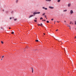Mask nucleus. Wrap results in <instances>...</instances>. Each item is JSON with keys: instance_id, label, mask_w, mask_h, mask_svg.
I'll return each instance as SVG.
<instances>
[{"instance_id": "obj_1", "label": "nucleus", "mask_w": 76, "mask_h": 76, "mask_svg": "<svg viewBox=\"0 0 76 76\" xmlns=\"http://www.w3.org/2000/svg\"><path fill=\"white\" fill-rule=\"evenodd\" d=\"M40 13H41V12H34L33 13V14L34 15H31L29 17V18H32V17H33V16H35V15H36L37 14H39Z\"/></svg>"}, {"instance_id": "obj_2", "label": "nucleus", "mask_w": 76, "mask_h": 76, "mask_svg": "<svg viewBox=\"0 0 76 76\" xmlns=\"http://www.w3.org/2000/svg\"><path fill=\"white\" fill-rule=\"evenodd\" d=\"M41 24H37L38 26H42V27H43V25H42V23H41Z\"/></svg>"}, {"instance_id": "obj_3", "label": "nucleus", "mask_w": 76, "mask_h": 76, "mask_svg": "<svg viewBox=\"0 0 76 76\" xmlns=\"http://www.w3.org/2000/svg\"><path fill=\"white\" fill-rule=\"evenodd\" d=\"M70 13L71 15L72 14V13H73V11L72 10H71L70 11Z\"/></svg>"}, {"instance_id": "obj_4", "label": "nucleus", "mask_w": 76, "mask_h": 76, "mask_svg": "<svg viewBox=\"0 0 76 76\" xmlns=\"http://www.w3.org/2000/svg\"><path fill=\"white\" fill-rule=\"evenodd\" d=\"M49 7L50 9H53L54 8V7L51 6H49Z\"/></svg>"}, {"instance_id": "obj_5", "label": "nucleus", "mask_w": 76, "mask_h": 76, "mask_svg": "<svg viewBox=\"0 0 76 76\" xmlns=\"http://www.w3.org/2000/svg\"><path fill=\"white\" fill-rule=\"evenodd\" d=\"M42 9H45V10H47V9H48L47 8H45V7H42Z\"/></svg>"}, {"instance_id": "obj_6", "label": "nucleus", "mask_w": 76, "mask_h": 76, "mask_svg": "<svg viewBox=\"0 0 76 76\" xmlns=\"http://www.w3.org/2000/svg\"><path fill=\"white\" fill-rule=\"evenodd\" d=\"M68 6L69 7H70V6H71V4L70 3H69L68 4Z\"/></svg>"}, {"instance_id": "obj_7", "label": "nucleus", "mask_w": 76, "mask_h": 76, "mask_svg": "<svg viewBox=\"0 0 76 76\" xmlns=\"http://www.w3.org/2000/svg\"><path fill=\"white\" fill-rule=\"evenodd\" d=\"M67 26H68V27H69V28H70V25L67 24Z\"/></svg>"}, {"instance_id": "obj_8", "label": "nucleus", "mask_w": 76, "mask_h": 76, "mask_svg": "<svg viewBox=\"0 0 76 76\" xmlns=\"http://www.w3.org/2000/svg\"><path fill=\"white\" fill-rule=\"evenodd\" d=\"M63 12H67V10H64Z\"/></svg>"}, {"instance_id": "obj_9", "label": "nucleus", "mask_w": 76, "mask_h": 76, "mask_svg": "<svg viewBox=\"0 0 76 76\" xmlns=\"http://www.w3.org/2000/svg\"><path fill=\"white\" fill-rule=\"evenodd\" d=\"M45 13H44L42 14V16H44V15H45Z\"/></svg>"}, {"instance_id": "obj_10", "label": "nucleus", "mask_w": 76, "mask_h": 76, "mask_svg": "<svg viewBox=\"0 0 76 76\" xmlns=\"http://www.w3.org/2000/svg\"><path fill=\"white\" fill-rule=\"evenodd\" d=\"M31 69L32 70V73H33V72L34 71V70H33V68H31Z\"/></svg>"}, {"instance_id": "obj_11", "label": "nucleus", "mask_w": 76, "mask_h": 76, "mask_svg": "<svg viewBox=\"0 0 76 76\" xmlns=\"http://www.w3.org/2000/svg\"><path fill=\"white\" fill-rule=\"evenodd\" d=\"M75 24L76 25V20L75 21Z\"/></svg>"}, {"instance_id": "obj_12", "label": "nucleus", "mask_w": 76, "mask_h": 76, "mask_svg": "<svg viewBox=\"0 0 76 76\" xmlns=\"http://www.w3.org/2000/svg\"><path fill=\"white\" fill-rule=\"evenodd\" d=\"M60 1V0H58V2H59Z\"/></svg>"}, {"instance_id": "obj_13", "label": "nucleus", "mask_w": 76, "mask_h": 76, "mask_svg": "<svg viewBox=\"0 0 76 76\" xmlns=\"http://www.w3.org/2000/svg\"><path fill=\"white\" fill-rule=\"evenodd\" d=\"M41 19H43V18L42 17H41L40 18V20H41Z\"/></svg>"}, {"instance_id": "obj_14", "label": "nucleus", "mask_w": 76, "mask_h": 76, "mask_svg": "<svg viewBox=\"0 0 76 76\" xmlns=\"http://www.w3.org/2000/svg\"><path fill=\"white\" fill-rule=\"evenodd\" d=\"M36 42H38V40H36Z\"/></svg>"}, {"instance_id": "obj_15", "label": "nucleus", "mask_w": 76, "mask_h": 76, "mask_svg": "<svg viewBox=\"0 0 76 76\" xmlns=\"http://www.w3.org/2000/svg\"><path fill=\"white\" fill-rule=\"evenodd\" d=\"M34 22H37V20H34Z\"/></svg>"}, {"instance_id": "obj_16", "label": "nucleus", "mask_w": 76, "mask_h": 76, "mask_svg": "<svg viewBox=\"0 0 76 76\" xmlns=\"http://www.w3.org/2000/svg\"><path fill=\"white\" fill-rule=\"evenodd\" d=\"M11 34H14V32H11Z\"/></svg>"}, {"instance_id": "obj_17", "label": "nucleus", "mask_w": 76, "mask_h": 76, "mask_svg": "<svg viewBox=\"0 0 76 76\" xmlns=\"http://www.w3.org/2000/svg\"><path fill=\"white\" fill-rule=\"evenodd\" d=\"M16 20H17V19H14V20H15V21Z\"/></svg>"}, {"instance_id": "obj_18", "label": "nucleus", "mask_w": 76, "mask_h": 76, "mask_svg": "<svg viewBox=\"0 0 76 76\" xmlns=\"http://www.w3.org/2000/svg\"><path fill=\"white\" fill-rule=\"evenodd\" d=\"M47 23H49V21H47Z\"/></svg>"}, {"instance_id": "obj_19", "label": "nucleus", "mask_w": 76, "mask_h": 76, "mask_svg": "<svg viewBox=\"0 0 76 76\" xmlns=\"http://www.w3.org/2000/svg\"><path fill=\"white\" fill-rule=\"evenodd\" d=\"M1 44H3V41H1Z\"/></svg>"}, {"instance_id": "obj_20", "label": "nucleus", "mask_w": 76, "mask_h": 76, "mask_svg": "<svg viewBox=\"0 0 76 76\" xmlns=\"http://www.w3.org/2000/svg\"><path fill=\"white\" fill-rule=\"evenodd\" d=\"M51 0H48V1H51Z\"/></svg>"}, {"instance_id": "obj_21", "label": "nucleus", "mask_w": 76, "mask_h": 76, "mask_svg": "<svg viewBox=\"0 0 76 76\" xmlns=\"http://www.w3.org/2000/svg\"><path fill=\"white\" fill-rule=\"evenodd\" d=\"M72 23V21H70V23H69V24H71Z\"/></svg>"}, {"instance_id": "obj_22", "label": "nucleus", "mask_w": 76, "mask_h": 76, "mask_svg": "<svg viewBox=\"0 0 76 76\" xmlns=\"http://www.w3.org/2000/svg\"><path fill=\"white\" fill-rule=\"evenodd\" d=\"M54 20V19L53 18L51 19V20Z\"/></svg>"}, {"instance_id": "obj_23", "label": "nucleus", "mask_w": 76, "mask_h": 76, "mask_svg": "<svg viewBox=\"0 0 76 76\" xmlns=\"http://www.w3.org/2000/svg\"><path fill=\"white\" fill-rule=\"evenodd\" d=\"M10 19H12V18L11 17H10Z\"/></svg>"}, {"instance_id": "obj_24", "label": "nucleus", "mask_w": 76, "mask_h": 76, "mask_svg": "<svg viewBox=\"0 0 76 76\" xmlns=\"http://www.w3.org/2000/svg\"><path fill=\"white\" fill-rule=\"evenodd\" d=\"M18 0H16V2H18Z\"/></svg>"}, {"instance_id": "obj_25", "label": "nucleus", "mask_w": 76, "mask_h": 76, "mask_svg": "<svg viewBox=\"0 0 76 76\" xmlns=\"http://www.w3.org/2000/svg\"><path fill=\"white\" fill-rule=\"evenodd\" d=\"M42 21H45V20H43Z\"/></svg>"}, {"instance_id": "obj_26", "label": "nucleus", "mask_w": 76, "mask_h": 76, "mask_svg": "<svg viewBox=\"0 0 76 76\" xmlns=\"http://www.w3.org/2000/svg\"><path fill=\"white\" fill-rule=\"evenodd\" d=\"M45 18H47V17H46V15H45Z\"/></svg>"}, {"instance_id": "obj_27", "label": "nucleus", "mask_w": 76, "mask_h": 76, "mask_svg": "<svg viewBox=\"0 0 76 76\" xmlns=\"http://www.w3.org/2000/svg\"><path fill=\"white\" fill-rule=\"evenodd\" d=\"M69 29H71V28L70 27H69Z\"/></svg>"}, {"instance_id": "obj_28", "label": "nucleus", "mask_w": 76, "mask_h": 76, "mask_svg": "<svg viewBox=\"0 0 76 76\" xmlns=\"http://www.w3.org/2000/svg\"><path fill=\"white\" fill-rule=\"evenodd\" d=\"M58 31V29L56 30V31Z\"/></svg>"}, {"instance_id": "obj_29", "label": "nucleus", "mask_w": 76, "mask_h": 76, "mask_svg": "<svg viewBox=\"0 0 76 76\" xmlns=\"http://www.w3.org/2000/svg\"><path fill=\"white\" fill-rule=\"evenodd\" d=\"M3 57H4V56H3L2 57V58H3Z\"/></svg>"}, {"instance_id": "obj_30", "label": "nucleus", "mask_w": 76, "mask_h": 76, "mask_svg": "<svg viewBox=\"0 0 76 76\" xmlns=\"http://www.w3.org/2000/svg\"><path fill=\"white\" fill-rule=\"evenodd\" d=\"M35 19H37V18H35Z\"/></svg>"}, {"instance_id": "obj_31", "label": "nucleus", "mask_w": 76, "mask_h": 76, "mask_svg": "<svg viewBox=\"0 0 76 76\" xmlns=\"http://www.w3.org/2000/svg\"><path fill=\"white\" fill-rule=\"evenodd\" d=\"M9 29H11V28H10H10H9Z\"/></svg>"}, {"instance_id": "obj_32", "label": "nucleus", "mask_w": 76, "mask_h": 76, "mask_svg": "<svg viewBox=\"0 0 76 76\" xmlns=\"http://www.w3.org/2000/svg\"><path fill=\"white\" fill-rule=\"evenodd\" d=\"M66 22V21H64V22Z\"/></svg>"}, {"instance_id": "obj_33", "label": "nucleus", "mask_w": 76, "mask_h": 76, "mask_svg": "<svg viewBox=\"0 0 76 76\" xmlns=\"http://www.w3.org/2000/svg\"><path fill=\"white\" fill-rule=\"evenodd\" d=\"M43 34H44V35H45V33H43Z\"/></svg>"}, {"instance_id": "obj_34", "label": "nucleus", "mask_w": 76, "mask_h": 76, "mask_svg": "<svg viewBox=\"0 0 76 76\" xmlns=\"http://www.w3.org/2000/svg\"><path fill=\"white\" fill-rule=\"evenodd\" d=\"M46 1H48V0H45Z\"/></svg>"}, {"instance_id": "obj_35", "label": "nucleus", "mask_w": 76, "mask_h": 76, "mask_svg": "<svg viewBox=\"0 0 76 76\" xmlns=\"http://www.w3.org/2000/svg\"><path fill=\"white\" fill-rule=\"evenodd\" d=\"M46 19H47V17H46Z\"/></svg>"}, {"instance_id": "obj_36", "label": "nucleus", "mask_w": 76, "mask_h": 76, "mask_svg": "<svg viewBox=\"0 0 76 76\" xmlns=\"http://www.w3.org/2000/svg\"><path fill=\"white\" fill-rule=\"evenodd\" d=\"M3 11H4V10H3Z\"/></svg>"}, {"instance_id": "obj_37", "label": "nucleus", "mask_w": 76, "mask_h": 76, "mask_svg": "<svg viewBox=\"0 0 76 76\" xmlns=\"http://www.w3.org/2000/svg\"><path fill=\"white\" fill-rule=\"evenodd\" d=\"M59 22H60V21H58V23H59Z\"/></svg>"}, {"instance_id": "obj_38", "label": "nucleus", "mask_w": 76, "mask_h": 76, "mask_svg": "<svg viewBox=\"0 0 76 76\" xmlns=\"http://www.w3.org/2000/svg\"><path fill=\"white\" fill-rule=\"evenodd\" d=\"M65 49V48H64V50ZM64 51H65V50H64Z\"/></svg>"}, {"instance_id": "obj_39", "label": "nucleus", "mask_w": 76, "mask_h": 76, "mask_svg": "<svg viewBox=\"0 0 76 76\" xmlns=\"http://www.w3.org/2000/svg\"><path fill=\"white\" fill-rule=\"evenodd\" d=\"M1 60H3V59H1Z\"/></svg>"}, {"instance_id": "obj_40", "label": "nucleus", "mask_w": 76, "mask_h": 76, "mask_svg": "<svg viewBox=\"0 0 76 76\" xmlns=\"http://www.w3.org/2000/svg\"><path fill=\"white\" fill-rule=\"evenodd\" d=\"M57 22H58V21H57Z\"/></svg>"}, {"instance_id": "obj_41", "label": "nucleus", "mask_w": 76, "mask_h": 76, "mask_svg": "<svg viewBox=\"0 0 76 76\" xmlns=\"http://www.w3.org/2000/svg\"><path fill=\"white\" fill-rule=\"evenodd\" d=\"M54 22H56V21H55Z\"/></svg>"}, {"instance_id": "obj_42", "label": "nucleus", "mask_w": 76, "mask_h": 76, "mask_svg": "<svg viewBox=\"0 0 76 76\" xmlns=\"http://www.w3.org/2000/svg\"><path fill=\"white\" fill-rule=\"evenodd\" d=\"M72 24H73V23H72Z\"/></svg>"}, {"instance_id": "obj_43", "label": "nucleus", "mask_w": 76, "mask_h": 76, "mask_svg": "<svg viewBox=\"0 0 76 76\" xmlns=\"http://www.w3.org/2000/svg\"><path fill=\"white\" fill-rule=\"evenodd\" d=\"M75 29L76 30V28H75Z\"/></svg>"}]
</instances>
